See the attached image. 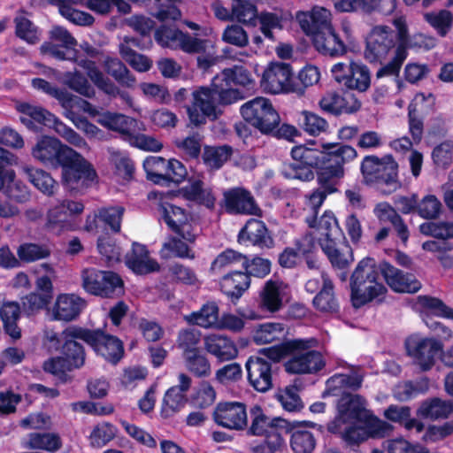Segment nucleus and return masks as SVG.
<instances>
[{"label": "nucleus", "instance_id": "obj_28", "mask_svg": "<svg viewBox=\"0 0 453 453\" xmlns=\"http://www.w3.org/2000/svg\"><path fill=\"white\" fill-rule=\"evenodd\" d=\"M365 400L359 395L343 393L337 403L340 418L344 422L364 425L371 411L365 408Z\"/></svg>", "mask_w": 453, "mask_h": 453}, {"label": "nucleus", "instance_id": "obj_57", "mask_svg": "<svg viewBox=\"0 0 453 453\" xmlns=\"http://www.w3.org/2000/svg\"><path fill=\"white\" fill-rule=\"evenodd\" d=\"M215 77H220V81L230 87L232 85L249 87L253 82L250 71L242 65L226 68Z\"/></svg>", "mask_w": 453, "mask_h": 453}, {"label": "nucleus", "instance_id": "obj_27", "mask_svg": "<svg viewBox=\"0 0 453 453\" xmlns=\"http://www.w3.org/2000/svg\"><path fill=\"white\" fill-rule=\"evenodd\" d=\"M237 240L241 244H250L262 250L271 249L274 246V240L265 223L257 219L247 220L239 231Z\"/></svg>", "mask_w": 453, "mask_h": 453}, {"label": "nucleus", "instance_id": "obj_4", "mask_svg": "<svg viewBox=\"0 0 453 453\" xmlns=\"http://www.w3.org/2000/svg\"><path fill=\"white\" fill-rule=\"evenodd\" d=\"M241 92L232 88L214 77L210 86H200L193 93V105L188 109L190 125L200 127L205 125L207 119H218V105L232 104L242 99Z\"/></svg>", "mask_w": 453, "mask_h": 453}, {"label": "nucleus", "instance_id": "obj_10", "mask_svg": "<svg viewBox=\"0 0 453 453\" xmlns=\"http://www.w3.org/2000/svg\"><path fill=\"white\" fill-rule=\"evenodd\" d=\"M396 33L388 26H376L365 40V59L372 65H382L398 46Z\"/></svg>", "mask_w": 453, "mask_h": 453}, {"label": "nucleus", "instance_id": "obj_41", "mask_svg": "<svg viewBox=\"0 0 453 453\" xmlns=\"http://www.w3.org/2000/svg\"><path fill=\"white\" fill-rule=\"evenodd\" d=\"M125 43L120 44L119 52L123 59L127 62L132 68L140 73L148 72L152 67V60L147 56L137 53L128 44L138 46V39L125 38Z\"/></svg>", "mask_w": 453, "mask_h": 453}, {"label": "nucleus", "instance_id": "obj_30", "mask_svg": "<svg viewBox=\"0 0 453 453\" xmlns=\"http://www.w3.org/2000/svg\"><path fill=\"white\" fill-rule=\"evenodd\" d=\"M126 265L137 275L158 272L160 269L157 261L150 258L146 245L138 242H134L131 252L126 255Z\"/></svg>", "mask_w": 453, "mask_h": 453}, {"label": "nucleus", "instance_id": "obj_62", "mask_svg": "<svg viewBox=\"0 0 453 453\" xmlns=\"http://www.w3.org/2000/svg\"><path fill=\"white\" fill-rule=\"evenodd\" d=\"M257 19L259 21L260 31L264 36L268 40L274 42L275 36L273 31L274 29H283L282 17L275 12H262L260 14H257Z\"/></svg>", "mask_w": 453, "mask_h": 453}, {"label": "nucleus", "instance_id": "obj_43", "mask_svg": "<svg viewBox=\"0 0 453 453\" xmlns=\"http://www.w3.org/2000/svg\"><path fill=\"white\" fill-rule=\"evenodd\" d=\"M346 99L337 92H327L319 101L320 108L328 113L340 115L342 113H354L360 110L361 102L353 101L351 106H346Z\"/></svg>", "mask_w": 453, "mask_h": 453}, {"label": "nucleus", "instance_id": "obj_13", "mask_svg": "<svg viewBox=\"0 0 453 453\" xmlns=\"http://www.w3.org/2000/svg\"><path fill=\"white\" fill-rule=\"evenodd\" d=\"M324 168L320 173L323 180L328 179L337 181L344 177V165L357 157V150L350 145L343 142L323 143Z\"/></svg>", "mask_w": 453, "mask_h": 453}, {"label": "nucleus", "instance_id": "obj_42", "mask_svg": "<svg viewBox=\"0 0 453 453\" xmlns=\"http://www.w3.org/2000/svg\"><path fill=\"white\" fill-rule=\"evenodd\" d=\"M20 318V306L17 302L4 303L0 308V319L6 334L17 340L21 337V330L18 326Z\"/></svg>", "mask_w": 453, "mask_h": 453}, {"label": "nucleus", "instance_id": "obj_54", "mask_svg": "<svg viewBox=\"0 0 453 453\" xmlns=\"http://www.w3.org/2000/svg\"><path fill=\"white\" fill-rule=\"evenodd\" d=\"M242 268L248 274L249 278L256 277L263 279L271 273L272 262L268 258L260 256L250 257L245 255L242 260Z\"/></svg>", "mask_w": 453, "mask_h": 453}, {"label": "nucleus", "instance_id": "obj_34", "mask_svg": "<svg viewBox=\"0 0 453 453\" xmlns=\"http://www.w3.org/2000/svg\"><path fill=\"white\" fill-rule=\"evenodd\" d=\"M314 308L322 313H338L340 304L334 294V286L327 274H322V288L312 300Z\"/></svg>", "mask_w": 453, "mask_h": 453}, {"label": "nucleus", "instance_id": "obj_1", "mask_svg": "<svg viewBox=\"0 0 453 453\" xmlns=\"http://www.w3.org/2000/svg\"><path fill=\"white\" fill-rule=\"evenodd\" d=\"M87 334L88 328L79 326H69L61 333L46 330L42 337L43 348L48 353L58 352L59 355L46 359L42 366L43 371L56 377L61 383L70 381L72 377L69 372L85 365L86 350L77 340L88 344L85 337Z\"/></svg>", "mask_w": 453, "mask_h": 453}, {"label": "nucleus", "instance_id": "obj_47", "mask_svg": "<svg viewBox=\"0 0 453 453\" xmlns=\"http://www.w3.org/2000/svg\"><path fill=\"white\" fill-rule=\"evenodd\" d=\"M371 86V73L369 68L362 64L351 61L350 73L346 81V88L349 89L365 92Z\"/></svg>", "mask_w": 453, "mask_h": 453}, {"label": "nucleus", "instance_id": "obj_20", "mask_svg": "<svg viewBox=\"0 0 453 453\" xmlns=\"http://www.w3.org/2000/svg\"><path fill=\"white\" fill-rule=\"evenodd\" d=\"M159 211L163 220L173 233L191 244L196 242L197 235L194 232L189 214L185 209L170 203H161Z\"/></svg>", "mask_w": 453, "mask_h": 453}, {"label": "nucleus", "instance_id": "obj_18", "mask_svg": "<svg viewBox=\"0 0 453 453\" xmlns=\"http://www.w3.org/2000/svg\"><path fill=\"white\" fill-rule=\"evenodd\" d=\"M393 25L398 30V46L391 60L381 66L376 73V78L398 76L402 65L408 57V49L411 47V38L407 21L404 16L400 15L393 19Z\"/></svg>", "mask_w": 453, "mask_h": 453}, {"label": "nucleus", "instance_id": "obj_23", "mask_svg": "<svg viewBox=\"0 0 453 453\" xmlns=\"http://www.w3.org/2000/svg\"><path fill=\"white\" fill-rule=\"evenodd\" d=\"M443 344L433 338H423L417 341H408L406 349L414 363L422 372L430 371L436 362V357L442 352Z\"/></svg>", "mask_w": 453, "mask_h": 453}, {"label": "nucleus", "instance_id": "obj_8", "mask_svg": "<svg viewBox=\"0 0 453 453\" xmlns=\"http://www.w3.org/2000/svg\"><path fill=\"white\" fill-rule=\"evenodd\" d=\"M290 154L293 162H284L280 168V173L286 179L310 181L314 179V171L317 178L324 171L323 150L298 145L292 148Z\"/></svg>", "mask_w": 453, "mask_h": 453}, {"label": "nucleus", "instance_id": "obj_12", "mask_svg": "<svg viewBox=\"0 0 453 453\" xmlns=\"http://www.w3.org/2000/svg\"><path fill=\"white\" fill-rule=\"evenodd\" d=\"M240 112L246 123L261 134L271 132L273 124H280V117L272 102L265 97H255L243 104Z\"/></svg>", "mask_w": 453, "mask_h": 453}, {"label": "nucleus", "instance_id": "obj_53", "mask_svg": "<svg viewBox=\"0 0 453 453\" xmlns=\"http://www.w3.org/2000/svg\"><path fill=\"white\" fill-rule=\"evenodd\" d=\"M418 303L423 310L434 316L453 320V308L448 306L438 297L428 295L418 296Z\"/></svg>", "mask_w": 453, "mask_h": 453}, {"label": "nucleus", "instance_id": "obj_64", "mask_svg": "<svg viewBox=\"0 0 453 453\" xmlns=\"http://www.w3.org/2000/svg\"><path fill=\"white\" fill-rule=\"evenodd\" d=\"M290 446L294 453H311L316 446L313 434L307 430H296L292 433Z\"/></svg>", "mask_w": 453, "mask_h": 453}, {"label": "nucleus", "instance_id": "obj_15", "mask_svg": "<svg viewBox=\"0 0 453 453\" xmlns=\"http://www.w3.org/2000/svg\"><path fill=\"white\" fill-rule=\"evenodd\" d=\"M84 204L80 201L65 199L58 204L49 209L46 227L48 231L61 234L75 228L74 218L84 211Z\"/></svg>", "mask_w": 453, "mask_h": 453}, {"label": "nucleus", "instance_id": "obj_16", "mask_svg": "<svg viewBox=\"0 0 453 453\" xmlns=\"http://www.w3.org/2000/svg\"><path fill=\"white\" fill-rule=\"evenodd\" d=\"M88 345L94 352L102 357L106 362L116 365L125 354L124 343L117 336L106 334L102 329H88L86 334Z\"/></svg>", "mask_w": 453, "mask_h": 453}, {"label": "nucleus", "instance_id": "obj_35", "mask_svg": "<svg viewBox=\"0 0 453 453\" xmlns=\"http://www.w3.org/2000/svg\"><path fill=\"white\" fill-rule=\"evenodd\" d=\"M234 149L231 145H204L201 155V160L207 171L215 172L232 157Z\"/></svg>", "mask_w": 453, "mask_h": 453}, {"label": "nucleus", "instance_id": "obj_48", "mask_svg": "<svg viewBox=\"0 0 453 453\" xmlns=\"http://www.w3.org/2000/svg\"><path fill=\"white\" fill-rule=\"evenodd\" d=\"M102 298H119L125 294V283L119 273L113 271H103L101 277Z\"/></svg>", "mask_w": 453, "mask_h": 453}, {"label": "nucleus", "instance_id": "obj_19", "mask_svg": "<svg viewBox=\"0 0 453 453\" xmlns=\"http://www.w3.org/2000/svg\"><path fill=\"white\" fill-rule=\"evenodd\" d=\"M220 206L229 215H262V210L252 193L243 187L224 190Z\"/></svg>", "mask_w": 453, "mask_h": 453}, {"label": "nucleus", "instance_id": "obj_26", "mask_svg": "<svg viewBox=\"0 0 453 453\" xmlns=\"http://www.w3.org/2000/svg\"><path fill=\"white\" fill-rule=\"evenodd\" d=\"M17 111L20 113V122L32 131L41 130L42 127H52L57 117L47 109L27 102L18 103Z\"/></svg>", "mask_w": 453, "mask_h": 453}, {"label": "nucleus", "instance_id": "obj_39", "mask_svg": "<svg viewBox=\"0 0 453 453\" xmlns=\"http://www.w3.org/2000/svg\"><path fill=\"white\" fill-rule=\"evenodd\" d=\"M186 394L179 393L176 388H169L162 399L159 416L163 420H172L187 404Z\"/></svg>", "mask_w": 453, "mask_h": 453}, {"label": "nucleus", "instance_id": "obj_56", "mask_svg": "<svg viewBox=\"0 0 453 453\" xmlns=\"http://www.w3.org/2000/svg\"><path fill=\"white\" fill-rule=\"evenodd\" d=\"M284 331L285 326L282 323H264L255 330L253 340L257 344H268L279 341Z\"/></svg>", "mask_w": 453, "mask_h": 453}, {"label": "nucleus", "instance_id": "obj_14", "mask_svg": "<svg viewBox=\"0 0 453 453\" xmlns=\"http://www.w3.org/2000/svg\"><path fill=\"white\" fill-rule=\"evenodd\" d=\"M78 42L64 27L53 26L49 31V40L40 46V53L58 61H73L80 56L75 49Z\"/></svg>", "mask_w": 453, "mask_h": 453}, {"label": "nucleus", "instance_id": "obj_9", "mask_svg": "<svg viewBox=\"0 0 453 453\" xmlns=\"http://www.w3.org/2000/svg\"><path fill=\"white\" fill-rule=\"evenodd\" d=\"M142 165L149 180L165 187H169L171 183L179 185L188 175L186 166L175 158L149 156Z\"/></svg>", "mask_w": 453, "mask_h": 453}, {"label": "nucleus", "instance_id": "obj_60", "mask_svg": "<svg viewBox=\"0 0 453 453\" xmlns=\"http://www.w3.org/2000/svg\"><path fill=\"white\" fill-rule=\"evenodd\" d=\"M424 19L436 30L440 36L444 37L452 27L453 14L448 10H441L438 12L425 13Z\"/></svg>", "mask_w": 453, "mask_h": 453}, {"label": "nucleus", "instance_id": "obj_17", "mask_svg": "<svg viewBox=\"0 0 453 453\" xmlns=\"http://www.w3.org/2000/svg\"><path fill=\"white\" fill-rule=\"evenodd\" d=\"M10 157L13 155L0 147V192L10 201L23 203L30 199V191L26 184L16 179L13 170L6 169L11 164Z\"/></svg>", "mask_w": 453, "mask_h": 453}, {"label": "nucleus", "instance_id": "obj_11", "mask_svg": "<svg viewBox=\"0 0 453 453\" xmlns=\"http://www.w3.org/2000/svg\"><path fill=\"white\" fill-rule=\"evenodd\" d=\"M294 341H309L311 346L295 350L284 363L285 371L289 374H313L321 371L326 361L320 351L314 349L319 345L315 337L294 339Z\"/></svg>", "mask_w": 453, "mask_h": 453}, {"label": "nucleus", "instance_id": "obj_37", "mask_svg": "<svg viewBox=\"0 0 453 453\" xmlns=\"http://www.w3.org/2000/svg\"><path fill=\"white\" fill-rule=\"evenodd\" d=\"M281 285V281L272 279L265 282L259 293V307L263 311L274 313L282 308Z\"/></svg>", "mask_w": 453, "mask_h": 453}, {"label": "nucleus", "instance_id": "obj_55", "mask_svg": "<svg viewBox=\"0 0 453 453\" xmlns=\"http://www.w3.org/2000/svg\"><path fill=\"white\" fill-rule=\"evenodd\" d=\"M232 15L240 23L255 25L257 16V6L252 0H232Z\"/></svg>", "mask_w": 453, "mask_h": 453}, {"label": "nucleus", "instance_id": "obj_24", "mask_svg": "<svg viewBox=\"0 0 453 453\" xmlns=\"http://www.w3.org/2000/svg\"><path fill=\"white\" fill-rule=\"evenodd\" d=\"M379 268L386 283L395 293L415 294L422 288L413 273H405L387 261L380 262Z\"/></svg>", "mask_w": 453, "mask_h": 453}, {"label": "nucleus", "instance_id": "obj_49", "mask_svg": "<svg viewBox=\"0 0 453 453\" xmlns=\"http://www.w3.org/2000/svg\"><path fill=\"white\" fill-rule=\"evenodd\" d=\"M27 448L56 452L62 448V440L56 433H31Z\"/></svg>", "mask_w": 453, "mask_h": 453}, {"label": "nucleus", "instance_id": "obj_2", "mask_svg": "<svg viewBox=\"0 0 453 453\" xmlns=\"http://www.w3.org/2000/svg\"><path fill=\"white\" fill-rule=\"evenodd\" d=\"M32 156L45 165L62 168L63 185L71 190L87 186L96 177V170L80 153L58 138L42 136L31 150Z\"/></svg>", "mask_w": 453, "mask_h": 453}, {"label": "nucleus", "instance_id": "obj_33", "mask_svg": "<svg viewBox=\"0 0 453 453\" xmlns=\"http://www.w3.org/2000/svg\"><path fill=\"white\" fill-rule=\"evenodd\" d=\"M251 279L244 271H232L225 274L219 281L220 290L235 303L250 288Z\"/></svg>", "mask_w": 453, "mask_h": 453}, {"label": "nucleus", "instance_id": "obj_40", "mask_svg": "<svg viewBox=\"0 0 453 453\" xmlns=\"http://www.w3.org/2000/svg\"><path fill=\"white\" fill-rule=\"evenodd\" d=\"M24 172L30 183L45 196H54L59 188L58 182L51 174L42 169L25 166Z\"/></svg>", "mask_w": 453, "mask_h": 453}, {"label": "nucleus", "instance_id": "obj_5", "mask_svg": "<svg viewBox=\"0 0 453 453\" xmlns=\"http://www.w3.org/2000/svg\"><path fill=\"white\" fill-rule=\"evenodd\" d=\"M250 425L248 426L247 434L250 436L264 437V440L252 446L253 453H276L285 446L284 435L289 434L294 426L280 417L267 415L258 404L250 410Z\"/></svg>", "mask_w": 453, "mask_h": 453}, {"label": "nucleus", "instance_id": "obj_52", "mask_svg": "<svg viewBox=\"0 0 453 453\" xmlns=\"http://www.w3.org/2000/svg\"><path fill=\"white\" fill-rule=\"evenodd\" d=\"M320 78V73L318 67L311 65H307L303 67L297 77L293 75V87L290 89L291 93H296L297 95H303L305 89L316 84Z\"/></svg>", "mask_w": 453, "mask_h": 453}, {"label": "nucleus", "instance_id": "obj_38", "mask_svg": "<svg viewBox=\"0 0 453 453\" xmlns=\"http://www.w3.org/2000/svg\"><path fill=\"white\" fill-rule=\"evenodd\" d=\"M319 244L327 242H347L343 231L331 211H326L319 220Z\"/></svg>", "mask_w": 453, "mask_h": 453}, {"label": "nucleus", "instance_id": "obj_36", "mask_svg": "<svg viewBox=\"0 0 453 453\" xmlns=\"http://www.w3.org/2000/svg\"><path fill=\"white\" fill-rule=\"evenodd\" d=\"M125 208L123 206L103 207L98 210L92 220L90 216L86 219V229L90 231L96 227V219L107 226L114 234H118L121 229V222L123 219Z\"/></svg>", "mask_w": 453, "mask_h": 453}, {"label": "nucleus", "instance_id": "obj_63", "mask_svg": "<svg viewBox=\"0 0 453 453\" xmlns=\"http://www.w3.org/2000/svg\"><path fill=\"white\" fill-rule=\"evenodd\" d=\"M104 270L96 267L84 268L81 273V286L89 295L99 296L101 295V277Z\"/></svg>", "mask_w": 453, "mask_h": 453}, {"label": "nucleus", "instance_id": "obj_25", "mask_svg": "<svg viewBox=\"0 0 453 453\" xmlns=\"http://www.w3.org/2000/svg\"><path fill=\"white\" fill-rule=\"evenodd\" d=\"M249 384L257 392L265 393L273 388V364L270 360L250 356L245 364Z\"/></svg>", "mask_w": 453, "mask_h": 453}, {"label": "nucleus", "instance_id": "obj_6", "mask_svg": "<svg viewBox=\"0 0 453 453\" xmlns=\"http://www.w3.org/2000/svg\"><path fill=\"white\" fill-rule=\"evenodd\" d=\"M360 172L364 182L383 195H391L402 187L398 163L391 154L381 157L376 155L365 156L360 164Z\"/></svg>", "mask_w": 453, "mask_h": 453}, {"label": "nucleus", "instance_id": "obj_51", "mask_svg": "<svg viewBox=\"0 0 453 453\" xmlns=\"http://www.w3.org/2000/svg\"><path fill=\"white\" fill-rule=\"evenodd\" d=\"M185 366L197 378H205L211 374V364L200 349L188 351L183 356Z\"/></svg>", "mask_w": 453, "mask_h": 453}, {"label": "nucleus", "instance_id": "obj_44", "mask_svg": "<svg viewBox=\"0 0 453 453\" xmlns=\"http://www.w3.org/2000/svg\"><path fill=\"white\" fill-rule=\"evenodd\" d=\"M321 175L322 174L319 173V176L317 178L319 187L313 189L311 193L307 196V203L312 209L314 219L318 217L319 211L327 196L337 192V181H334L330 179L325 180Z\"/></svg>", "mask_w": 453, "mask_h": 453}, {"label": "nucleus", "instance_id": "obj_3", "mask_svg": "<svg viewBox=\"0 0 453 453\" xmlns=\"http://www.w3.org/2000/svg\"><path fill=\"white\" fill-rule=\"evenodd\" d=\"M328 15L324 8L311 12H298L296 20L319 53L331 58L342 57L347 53L348 46L335 31Z\"/></svg>", "mask_w": 453, "mask_h": 453}, {"label": "nucleus", "instance_id": "obj_22", "mask_svg": "<svg viewBox=\"0 0 453 453\" xmlns=\"http://www.w3.org/2000/svg\"><path fill=\"white\" fill-rule=\"evenodd\" d=\"M212 416L217 425L230 430L242 431L248 427L247 408L244 403L219 402Z\"/></svg>", "mask_w": 453, "mask_h": 453}, {"label": "nucleus", "instance_id": "obj_45", "mask_svg": "<svg viewBox=\"0 0 453 453\" xmlns=\"http://www.w3.org/2000/svg\"><path fill=\"white\" fill-rule=\"evenodd\" d=\"M105 72L111 75L120 86L134 88L136 78L131 73L126 65L116 58H108L104 61Z\"/></svg>", "mask_w": 453, "mask_h": 453}, {"label": "nucleus", "instance_id": "obj_58", "mask_svg": "<svg viewBox=\"0 0 453 453\" xmlns=\"http://www.w3.org/2000/svg\"><path fill=\"white\" fill-rule=\"evenodd\" d=\"M311 342L309 341H294L288 340L281 342L280 344L265 349L268 360L279 361L287 357H289L291 352L298 349H303L310 345Z\"/></svg>", "mask_w": 453, "mask_h": 453}, {"label": "nucleus", "instance_id": "obj_50", "mask_svg": "<svg viewBox=\"0 0 453 453\" xmlns=\"http://www.w3.org/2000/svg\"><path fill=\"white\" fill-rule=\"evenodd\" d=\"M183 33L174 24H162L155 30L154 38L156 42L163 48L178 50Z\"/></svg>", "mask_w": 453, "mask_h": 453}, {"label": "nucleus", "instance_id": "obj_32", "mask_svg": "<svg viewBox=\"0 0 453 453\" xmlns=\"http://www.w3.org/2000/svg\"><path fill=\"white\" fill-rule=\"evenodd\" d=\"M99 122L107 129L117 132L127 143L139 127L137 119L121 113L106 112Z\"/></svg>", "mask_w": 453, "mask_h": 453}, {"label": "nucleus", "instance_id": "obj_29", "mask_svg": "<svg viewBox=\"0 0 453 453\" xmlns=\"http://www.w3.org/2000/svg\"><path fill=\"white\" fill-rule=\"evenodd\" d=\"M86 304V301L75 294H59L52 309L53 319L73 321L80 316Z\"/></svg>", "mask_w": 453, "mask_h": 453}, {"label": "nucleus", "instance_id": "obj_46", "mask_svg": "<svg viewBox=\"0 0 453 453\" xmlns=\"http://www.w3.org/2000/svg\"><path fill=\"white\" fill-rule=\"evenodd\" d=\"M419 412L424 418L433 420L447 418L453 412V401L431 398L422 403Z\"/></svg>", "mask_w": 453, "mask_h": 453}, {"label": "nucleus", "instance_id": "obj_21", "mask_svg": "<svg viewBox=\"0 0 453 453\" xmlns=\"http://www.w3.org/2000/svg\"><path fill=\"white\" fill-rule=\"evenodd\" d=\"M261 86L271 94L291 93L293 87V70L288 63L271 62L265 69Z\"/></svg>", "mask_w": 453, "mask_h": 453}, {"label": "nucleus", "instance_id": "obj_31", "mask_svg": "<svg viewBox=\"0 0 453 453\" xmlns=\"http://www.w3.org/2000/svg\"><path fill=\"white\" fill-rule=\"evenodd\" d=\"M206 351L219 362L234 359L238 356V349L234 342L228 336L211 334L204 338Z\"/></svg>", "mask_w": 453, "mask_h": 453}, {"label": "nucleus", "instance_id": "obj_7", "mask_svg": "<svg viewBox=\"0 0 453 453\" xmlns=\"http://www.w3.org/2000/svg\"><path fill=\"white\" fill-rule=\"evenodd\" d=\"M380 273L373 258L365 257L359 261L349 281L350 299L354 308H361L388 292L384 284L378 280Z\"/></svg>", "mask_w": 453, "mask_h": 453}, {"label": "nucleus", "instance_id": "obj_61", "mask_svg": "<svg viewBox=\"0 0 453 453\" xmlns=\"http://www.w3.org/2000/svg\"><path fill=\"white\" fill-rule=\"evenodd\" d=\"M31 86L34 89L57 99L62 104L72 101L71 95L65 89L59 88L42 78H33Z\"/></svg>", "mask_w": 453, "mask_h": 453}, {"label": "nucleus", "instance_id": "obj_59", "mask_svg": "<svg viewBox=\"0 0 453 453\" xmlns=\"http://www.w3.org/2000/svg\"><path fill=\"white\" fill-rule=\"evenodd\" d=\"M219 307L215 302L204 303L198 311L190 315L189 322L192 324L209 327L218 323Z\"/></svg>", "mask_w": 453, "mask_h": 453}]
</instances>
